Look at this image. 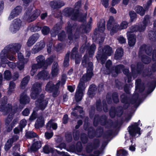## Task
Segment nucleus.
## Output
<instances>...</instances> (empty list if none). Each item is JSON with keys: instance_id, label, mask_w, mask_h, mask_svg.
I'll list each match as a JSON object with an SVG mask.
<instances>
[{"instance_id": "obj_1", "label": "nucleus", "mask_w": 156, "mask_h": 156, "mask_svg": "<svg viewBox=\"0 0 156 156\" xmlns=\"http://www.w3.org/2000/svg\"><path fill=\"white\" fill-rule=\"evenodd\" d=\"M21 47V45L18 44H10L6 46L2 51L0 54L1 61L3 63L7 64L8 66L12 69L15 68L16 67L15 64L9 62L7 58L11 61L15 59L14 55L16 54V51L14 50L17 48L16 51L17 52Z\"/></svg>"}, {"instance_id": "obj_2", "label": "nucleus", "mask_w": 156, "mask_h": 156, "mask_svg": "<svg viewBox=\"0 0 156 156\" xmlns=\"http://www.w3.org/2000/svg\"><path fill=\"white\" fill-rule=\"evenodd\" d=\"M41 84L40 83H36L34 84L31 90V96L32 98L35 99L37 98L38 100L36 102L37 110L39 109L42 110H44L46 107L48 103L47 99H44V95H39L41 91Z\"/></svg>"}, {"instance_id": "obj_3", "label": "nucleus", "mask_w": 156, "mask_h": 156, "mask_svg": "<svg viewBox=\"0 0 156 156\" xmlns=\"http://www.w3.org/2000/svg\"><path fill=\"white\" fill-rule=\"evenodd\" d=\"M82 65L87 67L86 74H84L80 79L77 87V89L84 92L87 86V82L90 80L93 76L92 62H89L87 59H83L82 62Z\"/></svg>"}, {"instance_id": "obj_4", "label": "nucleus", "mask_w": 156, "mask_h": 156, "mask_svg": "<svg viewBox=\"0 0 156 156\" xmlns=\"http://www.w3.org/2000/svg\"><path fill=\"white\" fill-rule=\"evenodd\" d=\"M18 109L17 106H12L10 104H6L5 102L0 104V111L3 115L8 114V117L5 120V125L8 126L11 121L14 114Z\"/></svg>"}, {"instance_id": "obj_5", "label": "nucleus", "mask_w": 156, "mask_h": 156, "mask_svg": "<svg viewBox=\"0 0 156 156\" xmlns=\"http://www.w3.org/2000/svg\"><path fill=\"white\" fill-rule=\"evenodd\" d=\"M98 49L99 51L98 52L96 58L98 61H100L101 63L103 64L107 58V56L111 55L113 53V51L112 48L108 46H105L101 51L100 47Z\"/></svg>"}, {"instance_id": "obj_6", "label": "nucleus", "mask_w": 156, "mask_h": 156, "mask_svg": "<svg viewBox=\"0 0 156 156\" xmlns=\"http://www.w3.org/2000/svg\"><path fill=\"white\" fill-rule=\"evenodd\" d=\"M149 16L148 15H146L145 16L143 22L141 25L139 27L136 25H134L131 27L129 29L127 34L129 33V34H132V33L137 31V30L141 32L144 31L145 29L146 26L150 23V21L149 19Z\"/></svg>"}, {"instance_id": "obj_7", "label": "nucleus", "mask_w": 156, "mask_h": 156, "mask_svg": "<svg viewBox=\"0 0 156 156\" xmlns=\"http://www.w3.org/2000/svg\"><path fill=\"white\" fill-rule=\"evenodd\" d=\"M111 65V61L110 60H108L106 64V67L107 69V72H105V73L109 74L112 73V76L115 77L117 75L118 73H120L121 71L123 70L124 68L123 66L122 65H119L115 67V70H112V69L110 68V66Z\"/></svg>"}, {"instance_id": "obj_8", "label": "nucleus", "mask_w": 156, "mask_h": 156, "mask_svg": "<svg viewBox=\"0 0 156 156\" xmlns=\"http://www.w3.org/2000/svg\"><path fill=\"white\" fill-rule=\"evenodd\" d=\"M59 84V82L57 83L55 85H54L52 82H49L46 86L45 90L49 92H53L52 96L53 97H56L59 94L58 89Z\"/></svg>"}, {"instance_id": "obj_9", "label": "nucleus", "mask_w": 156, "mask_h": 156, "mask_svg": "<svg viewBox=\"0 0 156 156\" xmlns=\"http://www.w3.org/2000/svg\"><path fill=\"white\" fill-rule=\"evenodd\" d=\"M40 13L41 11L39 10L36 9L31 12V9L27 12L25 17L27 22H30L35 20Z\"/></svg>"}, {"instance_id": "obj_10", "label": "nucleus", "mask_w": 156, "mask_h": 156, "mask_svg": "<svg viewBox=\"0 0 156 156\" xmlns=\"http://www.w3.org/2000/svg\"><path fill=\"white\" fill-rule=\"evenodd\" d=\"M45 58L42 55L37 56L36 60L37 62V64H34L32 66V69L30 72L31 74L33 76L36 72L38 68H41L44 65V63Z\"/></svg>"}, {"instance_id": "obj_11", "label": "nucleus", "mask_w": 156, "mask_h": 156, "mask_svg": "<svg viewBox=\"0 0 156 156\" xmlns=\"http://www.w3.org/2000/svg\"><path fill=\"white\" fill-rule=\"evenodd\" d=\"M16 49H16H14V51H16V53H18L17 57L18 61L17 64V66L20 70H21L24 68V65L28 62V59L27 58L25 59L21 53L18 52L20 49L17 51V52L16 51Z\"/></svg>"}, {"instance_id": "obj_12", "label": "nucleus", "mask_w": 156, "mask_h": 156, "mask_svg": "<svg viewBox=\"0 0 156 156\" xmlns=\"http://www.w3.org/2000/svg\"><path fill=\"white\" fill-rule=\"evenodd\" d=\"M22 25V21L19 19L14 20L9 27V30L13 33L18 30Z\"/></svg>"}, {"instance_id": "obj_13", "label": "nucleus", "mask_w": 156, "mask_h": 156, "mask_svg": "<svg viewBox=\"0 0 156 156\" xmlns=\"http://www.w3.org/2000/svg\"><path fill=\"white\" fill-rule=\"evenodd\" d=\"M139 121L138 123L135 122L129 127V132L131 136H135L140 134V128L138 127Z\"/></svg>"}, {"instance_id": "obj_14", "label": "nucleus", "mask_w": 156, "mask_h": 156, "mask_svg": "<svg viewBox=\"0 0 156 156\" xmlns=\"http://www.w3.org/2000/svg\"><path fill=\"white\" fill-rule=\"evenodd\" d=\"M115 24L117 23H115L114 18L112 16L110 17L107 23V28L111 30L112 32H115V28L116 27L115 26Z\"/></svg>"}, {"instance_id": "obj_15", "label": "nucleus", "mask_w": 156, "mask_h": 156, "mask_svg": "<svg viewBox=\"0 0 156 156\" xmlns=\"http://www.w3.org/2000/svg\"><path fill=\"white\" fill-rule=\"evenodd\" d=\"M45 46V43L44 41H41L40 42L37 43L35 45L32 50V52L34 53L38 52L39 51L41 50Z\"/></svg>"}, {"instance_id": "obj_16", "label": "nucleus", "mask_w": 156, "mask_h": 156, "mask_svg": "<svg viewBox=\"0 0 156 156\" xmlns=\"http://www.w3.org/2000/svg\"><path fill=\"white\" fill-rule=\"evenodd\" d=\"M49 77V75L48 73L45 70H43L39 73L36 79L46 80Z\"/></svg>"}, {"instance_id": "obj_17", "label": "nucleus", "mask_w": 156, "mask_h": 156, "mask_svg": "<svg viewBox=\"0 0 156 156\" xmlns=\"http://www.w3.org/2000/svg\"><path fill=\"white\" fill-rule=\"evenodd\" d=\"M39 35L37 34H34L30 37L27 42V45L28 46H31L38 39Z\"/></svg>"}, {"instance_id": "obj_18", "label": "nucleus", "mask_w": 156, "mask_h": 156, "mask_svg": "<svg viewBox=\"0 0 156 156\" xmlns=\"http://www.w3.org/2000/svg\"><path fill=\"white\" fill-rule=\"evenodd\" d=\"M127 36L128 39L129 45L131 46H133L136 41V37L134 34H129V33L127 34Z\"/></svg>"}, {"instance_id": "obj_19", "label": "nucleus", "mask_w": 156, "mask_h": 156, "mask_svg": "<svg viewBox=\"0 0 156 156\" xmlns=\"http://www.w3.org/2000/svg\"><path fill=\"white\" fill-rule=\"evenodd\" d=\"M20 101L21 104L25 105L29 103L30 98L25 93H23L21 95Z\"/></svg>"}, {"instance_id": "obj_20", "label": "nucleus", "mask_w": 156, "mask_h": 156, "mask_svg": "<svg viewBox=\"0 0 156 156\" xmlns=\"http://www.w3.org/2000/svg\"><path fill=\"white\" fill-rule=\"evenodd\" d=\"M128 24L127 22L126 21L122 22L119 26L118 24H115V26L116 27L115 28V32L119 30H121L126 28L127 27Z\"/></svg>"}, {"instance_id": "obj_21", "label": "nucleus", "mask_w": 156, "mask_h": 156, "mask_svg": "<svg viewBox=\"0 0 156 156\" xmlns=\"http://www.w3.org/2000/svg\"><path fill=\"white\" fill-rule=\"evenodd\" d=\"M50 5L52 8L55 9L60 8L64 4L60 1H53L50 2Z\"/></svg>"}, {"instance_id": "obj_22", "label": "nucleus", "mask_w": 156, "mask_h": 156, "mask_svg": "<svg viewBox=\"0 0 156 156\" xmlns=\"http://www.w3.org/2000/svg\"><path fill=\"white\" fill-rule=\"evenodd\" d=\"M41 146V142L39 141H35L30 147L32 151H36L40 148Z\"/></svg>"}, {"instance_id": "obj_23", "label": "nucleus", "mask_w": 156, "mask_h": 156, "mask_svg": "<svg viewBox=\"0 0 156 156\" xmlns=\"http://www.w3.org/2000/svg\"><path fill=\"white\" fill-rule=\"evenodd\" d=\"M58 67L57 62H54L52 66L51 74L53 76H54L57 75L58 73Z\"/></svg>"}, {"instance_id": "obj_24", "label": "nucleus", "mask_w": 156, "mask_h": 156, "mask_svg": "<svg viewBox=\"0 0 156 156\" xmlns=\"http://www.w3.org/2000/svg\"><path fill=\"white\" fill-rule=\"evenodd\" d=\"M84 92L77 89L75 96L76 100L77 101H79L81 100Z\"/></svg>"}, {"instance_id": "obj_25", "label": "nucleus", "mask_w": 156, "mask_h": 156, "mask_svg": "<svg viewBox=\"0 0 156 156\" xmlns=\"http://www.w3.org/2000/svg\"><path fill=\"white\" fill-rule=\"evenodd\" d=\"M44 123V118L42 116L38 117L35 124L36 127L38 128L42 127Z\"/></svg>"}, {"instance_id": "obj_26", "label": "nucleus", "mask_w": 156, "mask_h": 156, "mask_svg": "<svg viewBox=\"0 0 156 156\" xmlns=\"http://www.w3.org/2000/svg\"><path fill=\"white\" fill-rule=\"evenodd\" d=\"M123 54V51L122 48L117 49L115 54V58L116 60L120 59L122 56Z\"/></svg>"}, {"instance_id": "obj_27", "label": "nucleus", "mask_w": 156, "mask_h": 156, "mask_svg": "<svg viewBox=\"0 0 156 156\" xmlns=\"http://www.w3.org/2000/svg\"><path fill=\"white\" fill-rule=\"evenodd\" d=\"M135 10L136 12L141 16L144 15L145 14V10L142 6H136L135 8Z\"/></svg>"}, {"instance_id": "obj_28", "label": "nucleus", "mask_w": 156, "mask_h": 156, "mask_svg": "<svg viewBox=\"0 0 156 156\" xmlns=\"http://www.w3.org/2000/svg\"><path fill=\"white\" fill-rule=\"evenodd\" d=\"M98 30L101 33H103L104 31L105 27V23L104 20H102L101 23L98 24Z\"/></svg>"}, {"instance_id": "obj_29", "label": "nucleus", "mask_w": 156, "mask_h": 156, "mask_svg": "<svg viewBox=\"0 0 156 156\" xmlns=\"http://www.w3.org/2000/svg\"><path fill=\"white\" fill-rule=\"evenodd\" d=\"M15 87V84L13 81H11L9 84V86L8 90V93L10 94L14 90Z\"/></svg>"}, {"instance_id": "obj_30", "label": "nucleus", "mask_w": 156, "mask_h": 156, "mask_svg": "<svg viewBox=\"0 0 156 156\" xmlns=\"http://www.w3.org/2000/svg\"><path fill=\"white\" fill-rule=\"evenodd\" d=\"M47 126L49 127H52L54 129H56L57 127V124L53 122V120H50L48 122Z\"/></svg>"}, {"instance_id": "obj_31", "label": "nucleus", "mask_w": 156, "mask_h": 156, "mask_svg": "<svg viewBox=\"0 0 156 156\" xmlns=\"http://www.w3.org/2000/svg\"><path fill=\"white\" fill-rule=\"evenodd\" d=\"M13 141L12 139H9L7 141L5 146V149L6 151H8L11 147Z\"/></svg>"}, {"instance_id": "obj_32", "label": "nucleus", "mask_w": 156, "mask_h": 156, "mask_svg": "<svg viewBox=\"0 0 156 156\" xmlns=\"http://www.w3.org/2000/svg\"><path fill=\"white\" fill-rule=\"evenodd\" d=\"M29 80V78L28 76L25 77L23 79L21 84V87L22 88H24V87L28 83Z\"/></svg>"}, {"instance_id": "obj_33", "label": "nucleus", "mask_w": 156, "mask_h": 156, "mask_svg": "<svg viewBox=\"0 0 156 156\" xmlns=\"http://www.w3.org/2000/svg\"><path fill=\"white\" fill-rule=\"evenodd\" d=\"M4 78L7 80H10L11 78V75L10 72L9 70L5 71L4 73Z\"/></svg>"}, {"instance_id": "obj_34", "label": "nucleus", "mask_w": 156, "mask_h": 156, "mask_svg": "<svg viewBox=\"0 0 156 156\" xmlns=\"http://www.w3.org/2000/svg\"><path fill=\"white\" fill-rule=\"evenodd\" d=\"M18 122V120L17 119H14L11 123L9 125L7 129V131L8 132L10 131L12 129L13 127L15 126V124L17 123Z\"/></svg>"}, {"instance_id": "obj_35", "label": "nucleus", "mask_w": 156, "mask_h": 156, "mask_svg": "<svg viewBox=\"0 0 156 156\" xmlns=\"http://www.w3.org/2000/svg\"><path fill=\"white\" fill-rule=\"evenodd\" d=\"M131 21L133 22L135 20L136 18V15L133 11L130 12L129 13Z\"/></svg>"}, {"instance_id": "obj_36", "label": "nucleus", "mask_w": 156, "mask_h": 156, "mask_svg": "<svg viewBox=\"0 0 156 156\" xmlns=\"http://www.w3.org/2000/svg\"><path fill=\"white\" fill-rule=\"evenodd\" d=\"M37 107H35L34 108L33 113L30 118V120L32 121L35 119L36 118L37 115L36 112L37 111Z\"/></svg>"}, {"instance_id": "obj_37", "label": "nucleus", "mask_w": 156, "mask_h": 156, "mask_svg": "<svg viewBox=\"0 0 156 156\" xmlns=\"http://www.w3.org/2000/svg\"><path fill=\"white\" fill-rule=\"evenodd\" d=\"M13 11H15L14 12L16 13V15H18L21 13L22 11V8L21 7L18 6L16 7L13 10Z\"/></svg>"}, {"instance_id": "obj_38", "label": "nucleus", "mask_w": 156, "mask_h": 156, "mask_svg": "<svg viewBox=\"0 0 156 156\" xmlns=\"http://www.w3.org/2000/svg\"><path fill=\"white\" fill-rule=\"evenodd\" d=\"M26 136L28 138H33L36 136L37 134L33 132L29 131L26 133Z\"/></svg>"}, {"instance_id": "obj_39", "label": "nucleus", "mask_w": 156, "mask_h": 156, "mask_svg": "<svg viewBox=\"0 0 156 156\" xmlns=\"http://www.w3.org/2000/svg\"><path fill=\"white\" fill-rule=\"evenodd\" d=\"M142 60L143 62L145 64L149 63L151 61V58L145 56L143 55L142 57Z\"/></svg>"}, {"instance_id": "obj_40", "label": "nucleus", "mask_w": 156, "mask_h": 156, "mask_svg": "<svg viewBox=\"0 0 156 156\" xmlns=\"http://www.w3.org/2000/svg\"><path fill=\"white\" fill-rule=\"evenodd\" d=\"M50 29L47 26L44 27L42 30V32L43 34L47 35L48 34L50 31Z\"/></svg>"}, {"instance_id": "obj_41", "label": "nucleus", "mask_w": 156, "mask_h": 156, "mask_svg": "<svg viewBox=\"0 0 156 156\" xmlns=\"http://www.w3.org/2000/svg\"><path fill=\"white\" fill-rule=\"evenodd\" d=\"M26 124L27 122L25 119H23L21 120L20 122L19 125L20 130H22L23 128L25 127Z\"/></svg>"}, {"instance_id": "obj_42", "label": "nucleus", "mask_w": 156, "mask_h": 156, "mask_svg": "<svg viewBox=\"0 0 156 156\" xmlns=\"http://www.w3.org/2000/svg\"><path fill=\"white\" fill-rule=\"evenodd\" d=\"M65 37L66 35L64 31H62L58 35V39L61 41L63 40Z\"/></svg>"}, {"instance_id": "obj_43", "label": "nucleus", "mask_w": 156, "mask_h": 156, "mask_svg": "<svg viewBox=\"0 0 156 156\" xmlns=\"http://www.w3.org/2000/svg\"><path fill=\"white\" fill-rule=\"evenodd\" d=\"M154 32L153 31H150L149 33L150 39L152 41L155 40L156 39V36L154 35Z\"/></svg>"}, {"instance_id": "obj_44", "label": "nucleus", "mask_w": 156, "mask_h": 156, "mask_svg": "<svg viewBox=\"0 0 156 156\" xmlns=\"http://www.w3.org/2000/svg\"><path fill=\"white\" fill-rule=\"evenodd\" d=\"M77 50V48H74L72 50L71 54V57L72 58H74L77 57L78 55L76 53V51Z\"/></svg>"}, {"instance_id": "obj_45", "label": "nucleus", "mask_w": 156, "mask_h": 156, "mask_svg": "<svg viewBox=\"0 0 156 156\" xmlns=\"http://www.w3.org/2000/svg\"><path fill=\"white\" fill-rule=\"evenodd\" d=\"M96 48L95 45L94 44H93L91 45L90 46L89 52L90 55H92L93 54Z\"/></svg>"}, {"instance_id": "obj_46", "label": "nucleus", "mask_w": 156, "mask_h": 156, "mask_svg": "<svg viewBox=\"0 0 156 156\" xmlns=\"http://www.w3.org/2000/svg\"><path fill=\"white\" fill-rule=\"evenodd\" d=\"M117 156H125L127 154V152L124 150H120L117 152Z\"/></svg>"}, {"instance_id": "obj_47", "label": "nucleus", "mask_w": 156, "mask_h": 156, "mask_svg": "<svg viewBox=\"0 0 156 156\" xmlns=\"http://www.w3.org/2000/svg\"><path fill=\"white\" fill-rule=\"evenodd\" d=\"M69 54H66L65 56L64 62V65L65 66H67L69 65Z\"/></svg>"}, {"instance_id": "obj_48", "label": "nucleus", "mask_w": 156, "mask_h": 156, "mask_svg": "<svg viewBox=\"0 0 156 156\" xmlns=\"http://www.w3.org/2000/svg\"><path fill=\"white\" fill-rule=\"evenodd\" d=\"M14 11L13 10L12 11L8 18L9 20H12L18 16L17 15H16V13L14 12Z\"/></svg>"}, {"instance_id": "obj_49", "label": "nucleus", "mask_w": 156, "mask_h": 156, "mask_svg": "<svg viewBox=\"0 0 156 156\" xmlns=\"http://www.w3.org/2000/svg\"><path fill=\"white\" fill-rule=\"evenodd\" d=\"M43 151L46 154L49 153L51 151V148H49L48 146H45L43 147Z\"/></svg>"}, {"instance_id": "obj_50", "label": "nucleus", "mask_w": 156, "mask_h": 156, "mask_svg": "<svg viewBox=\"0 0 156 156\" xmlns=\"http://www.w3.org/2000/svg\"><path fill=\"white\" fill-rule=\"evenodd\" d=\"M53 133L52 132H46L45 133V136L46 138L47 139H49L51 138L53 136Z\"/></svg>"}, {"instance_id": "obj_51", "label": "nucleus", "mask_w": 156, "mask_h": 156, "mask_svg": "<svg viewBox=\"0 0 156 156\" xmlns=\"http://www.w3.org/2000/svg\"><path fill=\"white\" fill-rule=\"evenodd\" d=\"M112 98L113 100L115 103H117L118 102L119 99L118 98V95L116 93H115L113 94Z\"/></svg>"}, {"instance_id": "obj_52", "label": "nucleus", "mask_w": 156, "mask_h": 156, "mask_svg": "<svg viewBox=\"0 0 156 156\" xmlns=\"http://www.w3.org/2000/svg\"><path fill=\"white\" fill-rule=\"evenodd\" d=\"M92 87H93L94 88L95 87V85H91L90 87L88 93V94H89V96L90 97H91V94L92 93V92H93V91L95 90L94 89L92 88Z\"/></svg>"}, {"instance_id": "obj_53", "label": "nucleus", "mask_w": 156, "mask_h": 156, "mask_svg": "<svg viewBox=\"0 0 156 156\" xmlns=\"http://www.w3.org/2000/svg\"><path fill=\"white\" fill-rule=\"evenodd\" d=\"M108 0H101V2L104 6L105 8H107L108 6Z\"/></svg>"}, {"instance_id": "obj_54", "label": "nucleus", "mask_w": 156, "mask_h": 156, "mask_svg": "<svg viewBox=\"0 0 156 156\" xmlns=\"http://www.w3.org/2000/svg\"><path fill=\"white\" fill-rule=\"evenodd\" d=\"M78 12L77 11L75 14L72 13L70 15V16H71V19L73 20H75L78 17Z\"/></svg>"}, {"instance_id": "obj_55", "label": "nucleus", "mask_w": 156, "mask_h": 156, "mask_svg": "<svg viewBox=\"0 0 156 156\" xmlns=\"http://www.w3.org/2000/svg\"><path fill=\"white\" fill-rule=\"evenodd\" d=\"M118 39L120 43H124L126 42V39L123 37L120 36L119 37Z\"/></svg>"}, {"instance_id": "obj_56", "label": "nucleus", "mask_w": 156, "mask_h": 156, "mask_svg": "<svg viewBox=\"0 0 156 156\" xmlns=\"http://www.w3.org/2000/svg\"><path fill=\"white\" fill-rule=\"evenodd\" d=\"M30 113V111L28 109L26 108L22 112V114L23 115L27 116L29 115Z\"/></svg>"}, {"instance_id": "obj_57", "label": "nucleus", "mask_w": 156, "mask_h": 156, "mask_svg": "<svg viewBox=\"0 0 156 156\" xmlns=\"http://www.w3.org/2000/svg\"><path fill=\"white\" fill-rule=\"evenodd\" d=\"M74 140H76L79 138V134L77 132H74L73 133Z\"/></svg>"}, {"instance_id": "obj_58", "label": "nucleus", "mask_w": 156, "mask_h": 156, "mask_svg": "<svg viewBox=\"0 0 156 156\" xmlns=\"http://www.w3.org/2000/svg\"><path fill=\"white\" fill-rule=\"evenodd\" d=\"M152 0H149L147 2L145 5L144 8L145 9H147L149 6L151 5ZM156 1V0H155Z\"/></svg>"}, {"instance_id": "obj_59", "label": "nucleus", "mask_w": 156, "mask_h": 156, "mask_svg": "<svg viewBox=\"0 0 156 156\" xmlns=\"http://www.w3.org/2000/svg\"><path fill=\"white\" fill-rule=\"evenodd\" d=\"M68 119V116L65 115H64L63 117V123L64 124H66L67 122Z\"/></svg>"}, {"instance_id": "obj_60", "label": "nucleus", "mask_w": 156, "mask_h": 156, "mask_svg": "<svg viewBox=\"0 0 156 156\" xmlns=\"http://www.w3.org/2000/svg\"><path fill=\"white\" fill-rule=\"evenodd\" d=\"M81 5V2H78L75 4V10H77L78 9L80 6Z\"/></svg>"}, {"instance_id": "obj_61", "label": "nucleus", "mask_w": 156, "mask_h": 156, "mask_svg": "<svg viewBox=\"0 0 156 156\" xmlns=\"http://www.w3.org/2000/svg\"><path fill=\"white\" fill-rule=\"evenodd\" d=\"M75 88V86H69L68 87V90L71 92H73Z\"/></svg>"}, {"instance_id": "obj_62", "label": "nucleus", "mask_w": 156, "mask_h": 156, "mask_svg": "<svg viewBox=\"0 0 156 156\" xmlns=\"http://www.w3.org/2000/svg\"><path fill=\"white\" fill-rule=\"evenodd\" d=\"M22 130H20V127L19 126L18 127H16L15 128L14 130V133H15L17 134L19 133L20 131H21Z\"/></svg>"}, {"instance_id": "obj_63", "label": "nucleus", "mask_w": 156, "mask_h": 156, "mask_svg": "<svg viewBox=\"0 0 156 156\" xmlns=\"http://www.w3.org/2000/svg\"><path fill=\"white\" fill-rule=\"evenodd\" d=\"M129 70L128 69H126L123 70V72L127 76L128 78H129V77H130V76H129Z\"/></svg>"}, {"instance_id": "obj_64", "label": "nucleus", "mask_w": 156, "mask_h": 156, "mask_svg": "<svg viewBox=\"0 0 156 156\" xmlns=\"http://www.w3.org/2000/svg\"><path fill=\"white\" fill-rule=\"evenodd\" d=\"M120 1L121 0H113L112 2V6L115 5L119 3Z\"/></svg>"}]
</instances>
